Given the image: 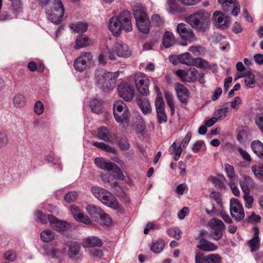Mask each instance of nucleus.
Masks as SVG:
<instances>
[{
	"mask_svg": "<svg viewBox=\"0 0 263 263\" xmlns=\"http://www.w3.org/2000/svg\"><path fill=\"white\" fill-rule=\"evenodd\" d=\"M168 152L170 155H173L175 161L178 160L181 155V143L174 142L170 147Z\"/></svg>",
	"mask_w": 263,
	"mask_h": 263,
	"instance_id": "obj_30",
	"label": "nucleus"
},
{
	"mask_svg": "<svg viewBox=\"0 0 263 263\" xmlns=\"http://www.w3.org/2000/svg\"><path fill=\"white\" fill-rule=\"evenodd\" d=\"M256 124L259 126L263 133V115L259 114L257 116L255 120Z\"/></svg>",
	"mask_w": 263,
	"mask_h": 263,
	"instance_id": "obj_63",
	"label": "nucleus"
},
{
	"mask_svg": "<svg viewBox=\"0 0 263 263\" xmlns=\"http://www.w3.org/2000/svg\"><path fill=\"white\" fill-rule=\"evenodd\" d=\"M230 213L232 217L237 221H241L245 218V212L240 202L236 198L230 200Z\"/></svg>",
	"mask_w": 263,
	"mask_h": 263,
	"instance_id": "obj_11",
	"label": "nucleus"
},
{
	"mask_svg": "<svg viewBox=\"0 0 263 263\" xmlns=\"http://www.w3.org/2000/svg\"><path fill=\"white\" fill-rule=\"evenodd\" d=\"M134 81L140 94L147 96L149 93V80L145 74L141 72L137 73L134 77Z\"/></svg>",
	"mask_w": 263,
	"mask_h": 263,
	"instance_id": "obj_9",
	"label": "nucleus"
},
{
	"mask_svg": "<svg viewBox=\"0 0 263 263\" xmlns=\"http://www.w3.org/2000/svg\"><path fill=\"white\" fill-rule=\"evenodd\" d=\"M95 163L102 170L115 173L117 178L119 180L124 179V175L121 169L114 163L103 158H97L95 160Z\"/></svg>",
	"mask_w": 263,
	"mask_h": 263,
	"instance_id": "obj_6",
	"label": "nucleus"
},
{
	"mask_svg": "<svg viewBox=\"0 0 263 263\" xmlns=\"http://www.w3.org/2000/svg\"><path fill=\"white\" fill-rule=\"evenodd\" d=\"M54 236V233L50 230H45L41 233V238L44 242L51 241Z\"/></svg>",
	"mask_w": 263,
	"mask_h": 263,
	"instance_id": "obj_35",
	"label": "nucleus"
},
{
	"mask_svg": "<svg viewBox=\"0 0 263 263\" xmlns=\"http://www.w3.org/2000/svg\"><path fill=\"white\" fill-rule=\"evenodd\" d=\"M192 64L195 66L201 68H206L209 67V64L206 61L199 58L194 59Z\"/></svg>",
	"mask_w": 263,
	"mask_h": 263,
	"instance_id": "obj_44",
	"label": "nucleus"
},
{
	"mask_svg": "<svg viewBox=\"0 0 263 263\" xmlns=\"http://www.w3.org/2000/svg\"><path fill=\"white\" fill-rule=\"evenodd\" d=\"M254 234L253 237L249 240L247 245L250 248L251 252L257 251L260 247V238L259 237V229L257 227H254Z\"/></svg>",
	"mask_w": 263,
	"mask_h": 263,
	"instance_id": "obj_21",
	"label": "nucleus"
},
{
	"mask_svg": "<svg viewBox=\"0 0 263 263\" xmlns=\"http://www.w3.org/2000/svg\"><path fill=\"white\" fill-rule=\"evenodd\" d=\"M228 112V108L226 107L217 110L214 112V115L217 120H222L227 116Z\"/></svg>",
	"mask_w": 263,
	"mask_h": 263,
	"instance_id": "obj_43",
	"label": "nucleus"
},
{
	"mask_svg": "<svg viewBox=\"0 0 263 263\" xmlns=\"http://www.w3.org/2000/svg\"><path fill=\"white\" fill-rule=\"evenodd\" d=\"M93 43L92 40L86 36L79 35L76 41L75 48L80 49L88 46Z\"/></svg>",
	"mask_w": 263,
	"mask_h": 263,
	"instance_id": "obj_31",
	"label": "nucleus"
},
{
	"mask_svg": "<svg viewBox=\"0 0 263 263\" xmlns=\"http://www.w3.org/2000/svg\"><path fill=\"white\" fill-rule=\"evenodd\" d=\"M167 2L170 6V12L171 13L179 11L180 7L176 4L175 0H167Z\"/></svg>",
	"mask_w": 263,
	"mask_h": 263,
	"instance_id": "obj_50",
	"label": "nucleus"
},
{
	"mask_svg": "<svg viewBox=\"0 0 263 263\" xmlns=\"http://www.w3.org/2000/svg\"><path fill=\"white\" fill-rule=\"evenodd\" d=\"M4 258L9 261H14L16 259V255L12 251H7L4 254Z\"/></svg>",
	"mask_w": 263,
	"mask_h": 263,
	"instance_id": "obj_60",
	"label": "nucleus"
},
{
	"mask_svg": "<svg viewBox=\"0 0 263 263\" xmlns=\"http://www.w3.org/2000/svg\"><path fill=\"white\" fill-rule=\"evenodd\" d=\"M64 198L68 203L74 202L78 198V194L76 192H69L65 195Z\"/></svg>",
	"mask_w": 263,
	"mask_h": 263,
	"instance_id": "obj_48",
	"label": "nucleus"
},
{
	"mask_svg": "<svg viewBox=\"0 0 263 263\" xmlns=\"http://www.w3.org/2000/svg\"><path fill=\"white\" fill-rule=\"evenodd\" d=\"M97 137L105 142H110L112 139L110 132L105 126H101L98 129Z\"/></svg>",
	"mask_w": 263,
	"mask_h": 263,
	"instance_id": "obj_28",
	"label": "nucleus"
},
{
	"mask_svg": "<svg viewBox=\"0 0 263 263\" xmlns=\"http://www.w3.org/2000/svg\"><path fill=\"white\" fill-rule=\"evenodd\" d=\"M92 144L96 147L108 153H115L116 152L115 148L103 142H94Z\"/></svg>",
	"mask_w": 263,
	"mask_h": 263,
	"instance_id": "obj_37",
	"label": "nucleus"
},
{
	"mask_svg": "<svg viewBox=\"0 0 263 263\" xmlns=\"http://www.w3.org/2000/svg\"><path fill=\"white\" fill-rule=\"evenodd\" d=\"M209 226L213 230L209 234V236L214 240H219L222 236V231L225 228L223 222L221 220L213 218L209 222Z\"/></svg>",
	"mask_w": 263,
	"mask_h": 263,
	"instance_id": "obj_10",
	"label": "nucleus"
},
{
	"mask_svg": "<svg viewBox=\"0 0 263 263\" xmlns=\"http://www.w3.org/2000/svg\"><path fill=\"white\" fill-rule=\"evenodd\" d=\"M164 93L165 99L171 109L172 112L173 114L175 111V106L173 102L172 95L171 92L166 90L164 92Z\"/></svg>",
	"mask_w": 263,
	"mask_h": 263,
	"instance_id": "obj_45",
	"label": "nucleus"
},
{
	"mask_svg": "<svg viewBox=\"0 0 263 263\" xmlns=\"http://www.w3.org/2000/svg\"><path fill=\"white\" fill-rule=\"evenodd\" d=\"M137 103L144 115L149 114L152 112V109L149 101L146 99H141L137 98Z\"/></svg>",
	"mask_w": 263,
	"mask_h": 263,
	"instance_id": "obj_29",
	"label": "nucleus"
},
{
	"mask_svg": "<svg viewBox=\"0 0 263 263\" xmlns=\"http://www.w3.org/2000/svg\"><path fill=\"white\" fill-rule=\"evenodd\" d=\"M101 222L105 226H109L111 223L112 220L109 216L104 212L99 218Z\"/></svg>",
	"mask_w": 263,
	"mask_h": 263,
	"instance_id": "obj_49",
	"label": "nucleus"
},
{
	"mask_svg": "<svg viewBox=\"0 0 263 263\" xmlns=\"http://www.w3.org/2000/svg\"><path fill=\"white\" fill-rule=\"evenodd\" d=\"M13 104L16 107H22L26 104V99L22 94H16L13 98Z\"/></svg>",
	"mask_w": 263,
	"mask_h": 263,
	"instance_id": "obj_36",
	"label": "nucleus"
},
{
	"mask_svg": "<svg viewBox=\"0 0 263 263\" xmlns=\"http://www.w3.org/2000/svg\"><path fill=\"white\" fill-rule=\"evenodd\" d=\"M76 219L85 224H90L91 223L90 219L87 216L84 215L82 213H79Z\"/></svg>",
	"mask_w": 263,
	"mask_h": 263,
	"instance_id": "obj_57",
	"label": "nucleus"
},
{
	"mask_svg": "<svg viewBox=\"0 0 263 263\" xmlns=\"http://www.w3.org/2000/svg\"><path fill=\"white\" fill-rule=\"evenodd\" d=\"M114 115L116 120L119 123L127 122L129 115L126 104L121 100H117L114 104Z\"/></svg>",
	"mask_w": 263,
	"mask_h": 263,
	"instance_id": "obj_8",
	"label": "nucleus"
},
{
	"mask_svg": "<svg viewBox=\"0 0 263 263\" xmlns=\"http://www.w3.org/2000/svg\"><path fill=\"white\" fill-rule=\"evenodd\" d=\"M68 247L67 255L68 257L73 260L77 259L81 249L79 243L76 242H72L68 245Z\"/></svg>",
	"mask_w": 263,
	"mask_h": 263,
	"instance_id": "obj_26",
	"label": "nucleus"
},
{
	"mask_svg": "<svg viewBox=\"0 0 263 263\" xmlns=\"http://www.w3.org/2000/svg\"><path fill=\"white\" fill-rule=\"evenodd\" d=\"M100 201L104 204L111 208L117 209L119 207V203L116 197L108 191Z\"/></svg>",
	"mask_w": 263,
	"mask_h": 263,
	"instance_id": "obj_20",
	"label": "nucleus"
},
{
	"mask_svg": "<svg viewBox=\"0 0 263 263\" xmlns=\"http://www.w3.org/2000/svg\"><path fill=\"white\" fill-rule=\"evenodd\" d=\"M193 60L188 52L182 54V64L189 65L192 64Z\"/></svg>",
	"mask_w": 263,
	"mask_h": 263,
	"instance_id": "obj_54",
	"label": "nucleus"
},
{
	"mask_svg": "<svg viewBox=\"0 0 263 263\" xmlns=\"http://www.w3.org/2000/svg\"><path fill=\"white\" fill-rule=\"evenodd\" d=\"M197 247L201 250L206 252H213L218 249L217 245L205 238L200 239Z\"/></svg>",
	"mask_w": 263,
	"mask_h": 263,
	"instance_id": "obj_22",
	"label": "nucleus"
},
{
	"mask_svg": "<svg viewBox=\"0 0 263 263\" xmlns=\"http://www.w3.org/2000/svg\"><path fill=\"white\" fill-rule=\"evenodd\" d=\"M8 143V139L5 133L0 132V148L5 147Z\"/></svg>",
	"mask_w": 263,
	"mask_h": 263,
	"instance_id": "obj_55",
	"label": "nucleus"
},
{
	"mask_svg": "<svg viewBox=\"0 0 263 263\" xmlns=\"http://www.w3.org/2000/svg\"><path fill=\"white\" fill-rule=\"evenodd\" d=\"M48 219L50 226L56 231L63 232L70 228L69 223L65 221L58 220L55 217L52 215H48Z\"/></svg>",
	"mask_w": 263,
	"mask_h": 263,
	"instance_id": "obj_18",
	"label": "nucleus"
},
{
	"mask_svg": "<svg viewBox=\"0 0 263 263\" xmlns=\"http://www.w3.org/2000/svg\"><path fill=\"white\" fill-rule=\"evenodd\" d=\"M189 98V92L186 88L182 86V104H186Z\"/></svg>",
	"mask_w": 263,
	"mask_h": 263,
	"instance_id": "obj_58",
	"label": "nucleus"
},
{
	"mask_svg": "<svg viewBox=\"0 0 263 263\" xmlns=\"http://www.w3.org/2000/svg\"><path fill=\"white\" fill-rule=\"evenodd\" d=\"M225 170L229 178V180H236L234 169L232 165L228 163L226 164L225 165Z\"/></svg>",
	"mask_w": 263,
	"mask_h": 263,
	"instance_id": "obj_46",
	"label": "nucleus"
},
{
	"mask_svg": "<svg viewBox=\"0 0 263 263\" xmlns=\"http://www.w3.org/2000/svg\"><path fill=\"white\" fill-rule=\"evenodd\" d=\"M197 38L193 30L187 28L186 25L182 23V46H186L188 43L194 42Z\"/></svg>",
	"mask_w": 263,
	"mask_h": 263,
	"instance_id": "obj_19",
	"label": "nucleus"
},
{
	"mask_svg": "<svg viewBox=\"0 0 263 263\" xmlns=\"http://www.w3.org/2000/svg\"><path fill=\"white\" fill-rule=\"evenodd\" d=\"M251 148L253 152L258 157L263 156V143L259 140H255L251 143Z\"/></svg>",
	"mask_w": 263,
	"mask_h": 263,
	"instance_id": "obj_34",
	"label": "nucleus"
},
{
	"mask_svg": "<svg viewBox=\"0 0 263 263\" xmlns=\"http://www.w3.org/2000/svg\"><path fill=\"white\" fill-rule=\"evenodd\" d=\"M246 85L249 88H253L255 83V75L251 74L249 77H246L245 80Z\"/></svg>",
	"mask_w": 263,
	"mask_h": 263,
	"instance_id": "obj_52",
	"label": "nucleus"
},
{
	"mask_svg": "<svg viewBox=\"0 0 263 263\" xmlns=\"http://www.w3.org/2000/svg\"><path fill=\"white\" fill-rule=\"evenodd\" d=\"M221 4L223 10L224 11H231V13L233 16H237L240 12V6L237 0H218Z\"/></svg>",
	"mask_w": 263,
	"mask_h": 263,
	"instance_id": "obj_14",
	"label": "nucleus"
},
{
	"mask_svg": "<svg viewBox=\"0 0 263 263\" xmlns=\"http://www.w3.org/2000/svg\"><path fill=\"white\" fill-rule=\"evenodd\" d=\"M243 199L245 200V207L247 209H251L252 207V204L254 201V199L252 196L250 195V192H243Z\"/></svg>",
	"mask_w": 263,
	"mask_h": 263,
	"instance_id": "obj_42",
	"label": "nucleus"
},
{
	"mask_svg": "<svg viewBox=\"0 0 263 263\" xmlns=\"http://www.w3.org/2000/svg\"><path fill=\"white\" fill-rule=\"evenodd\" d=\"M64 8L61 0H54L53 7L47 10L48 19L52 23L58 24L61 22L64 15Z\"/></svg>",
	"mask_w": 263,
	"mask_h": 263,
	"instance_id": "obj_5",
	"label": "nucleus"
},
{
	"mask_svg": "<svg viewBox=\"0 0 263 263\" xmlns=\"http://www.w3.org/2000/svg\"><path fill=\"white\" fill-rule=\"evenodd\" d=\"M210 15L205 11L199 10L184 17V20L199 32H205L210 25Z\"/></svg>",
	"mask_w": 263,
	"mask_h": 263,
	"instance_id": "obj_3",
	"label": "nucleus"
},
{
	"mask_svg": "<svg viewBox=\"0 0 263 263\" xmlns=\"http://www.w3.org/2000/svg\"><path fill=\"white\" fill-rule=\"evenodd\" d=\"M222 260V257L217 253L204 255L202 253L198 252L195 256V263H221Z\"/></svg>",
	"mask_w": 263,
	"mask_h": 263,
	"instance_id": "obj_12",
	"label": "nucleus"
},
{
	"mask_svg": "<svg viewBox=\"0 0 263 263\" xmlns=\"http://www.w3.org/2000/svg\"><path fill=\"white\" fill-rule=\"evenodd\" d=\"M36 220L40 222L42 224H45L47 222L48 219V215L46 216L44 213L37 211L35 213Z\"/></svg>",
	"mask_w": 263,
	"mask_h": 263,
	"instance_id": "obj_47",
	"label": "nucleus"
},
{
	"mask_svg": "<svg viewBox=\"0 0 263 263\" xmlns=\"http://www.w3.org/2000/svg\"><path fill=\"white\" fill-rule=\"evenodd\" d=\"M155 105L159 123L161 124L166 122L167 121V116L165 111L164 102L162 96L156 97Z\"/></svg>",
	"mask_w": 263,
	"mask_h": 263,
	"instance_id": "obj_15",
	"label": "nucleus"
},
{
	"mask_svg": "<svg viewBox=\"0 0 263 263\" xmlns=\"http://www.w3.org/2000/svg\"><path fill=\"white\" fill-rule=\"evenodd\" d=\"M93 64V56L90 52H83L74 62L73 66L76 70L82 72Z\"/></svg>",
	"mask_w": 263,
	"mask_h": 263,
	"instance_id": "obj_7",
	"label": "nucleus"
},
{
	"mask_svg": "<svg viewBox=\"0 0 263 263\" xmlns=\"http://www.w3.org/2000/svg\"><path fill=\"white\" fill-rule=\"evenodd\" d=\"M88 24L86 23L79 22L76 24H72L70 26V28L75 33H82L85 32L88 28Z\"/></svg>",
	"mask_w": 263,
	"mask_h": 263,
	"instance_id": "obj_33",
	"label": "nucleus"
},
{
	"mask_svg": "<svg viewBox=\"0 0 263 263\" xmlns=\"http://www.w3.org/2000/svg\"><path fill=\"white\" fill-rule=\"evenodd\" d=\"M236 181V180L234 179L232 180H229V185L233 194L235 196H237L239 195L240 192L239 191V189L235 184Z\"/></svg>",
	"mask_w": 263,
	"mask_h": 263,
	"instance_id": "obj_53",
	"label": "nucleus"
},
{
	"mask_svg": "<svg viewBox=\"0 0 263 263\" xmlns=\"http://www.w3.org/2000/svg\"><path fill=\"white\" fill-rule=\"evenodd\" d=\"M102 240L94 236L87 237L83 239L82 245L84 248L100 247L102 245Z\"/></svg>",
	"mask_w": 263,
	"mask_h": 263,
	"instance_id": "obj_23",
	"label": "nucleus"
},
{
	"mask_svg": "<svg viewBox=\"0 0 263 263\" xmlns=\"http://www.w3.org/2000/svg\"><path fill=\"white\" fill-rule=\"evenodd\" d=\"M119 147L123 150H127L129 148V144L125 137H122L118 141Z\"/></svg>",
	"mask_w": 263,
	"mask_h": 263,
	"instance_id": "obj_56",
	"label": "nucleus"
},
{
	"mask_svg": "<svg viewBox=\"0 0 263 263\" xmlns=\"http://www.w3.org/2000/svg\"><path fill=\"white\" fill-rule=\"evenodd\" d=\"M86 210L89 215L93 218L96 221L99 220L101 215L103 212V211L100 207L93 204L88 205L86 208Z\"/></svg>",
	"mask_w": 263,
	"mask_h": 263,
	"instance_id": "obj_27",
	"label": "nucleus"
},
{
	"mask_svg": "<svg viewBox=\"0 0 263 263\" xmlns=\"http://www.w3.org/2000/svg\"><path fill=\"white\" fill-rule=\"evenodd\" d=\"M169 60L174 65H177L181 63V54L178 55H170Z\"/></svg>",
	"mask_w": 263,
	"mask_h": 263,
	"instance_id": "obj_62",
	"label": "nucleus"
},
{
	"mask_svg": "<svg viewBox=\"0 0 263 263\" xmlns=\"http://www.w3.org/2000/svg\"><path fill=\"white\" fill-rule=\"evenodd\" d=\"M34 110L37 115H40L43 112L44 105L41 101H37L34 104Z\"/></svg>",
	"mask_w": 263,
	"mask_h": 263,
	"instance_id": "obj_51",
	"label": "nucleus"
},
{
	"mask_svg": "<svg viewBox=\"0 0 263 263\" xmlns=\"http://www.w3.org/2000/svg\"><path fill=\"white\" fill-rule=\"evenodd\" d=\"M239 184L242 192H250V187L255 186L254 180L248 176L245 175L242 179L240 180Z\"/></svg>",
	"mask_w": 263,
	"mask_h": 263,
	"instance_id": "obj_24",
	"label": "nucleus"
},
{
	"mask_svg": "<svg viewBox=\"0 0 263 263\" xmlns=\"http://www.w3.org/2000/svg\"><path fill=\"white\" fill-rule=\"evenodd\" d=\"M119 76V71L111 72L104 69H97L95 72V84L104 91L112 90L115 87Z\"/></svg>",
	"mask_w": 263,
	"mask_h": 263,
	"instance_id": "obj_1",
	"label": "nucleus"
},
{
	"mask_svg": "<svg viewBox=\"0 0 263 263\" xmlns=\"http://www.w3.org/2000/svg\"><path fill=\"white\" fill-rule=\"evenodd\" d=\"M90 107L92 111L97 114L101 113L103 110L101 104L97 99H94L90 102Z\"/></svg>",
	"mask_w": 263,
	"mask_h": 263,
	"instance_id": "obj_41",
	"label": "nucleus"
},
{
	"mask_svg": "<svg viewBox=\"0 0 263 263\" xmlns=\"http://www.w3.org/2000/svg\"><path fill=\"white\" fill-rule=\"evenodd\" d=\"M108 28L116 36L120 35L122 29L126 32L131 31L133 27L129 11H124L117 17H111L109 19Z\"/></svg>",
	"mask_w": 263,
	"mask_h": 263,
	"instance_id": "obj_2",
	"label": "nucleus"
},
{
	"mask_svg": "<svg viewBox=\"0 0 263 263\" xmlns=\"http://www.w3.org/2000/svg\"><path fill=\"white\" fill-rule=\"evenodd\" d=\"M107 191L99 186L92 187L91 192L93 195L99 200H101Z\"/></svg>",
	"mask_w": 263,
	"mask_h": 263,
	"instance_id": "obj_39",
	"label": "nucleus"
},
{
	"mask_svg": "<svg viewBox=\"0 0 263 263\" xmlns=\"http://www.w3.org/2000/svg\"><path fill=\"white\" fill-rule=\"evenodd\" d=\"M133 11L138 30L143 33H148L149 31L150 22L143 9L136 7Z\"/></svg>",
	"mask_w": 263,
	"mask_h": 263,
	"instance_id": "obj_4",
	"label": "nucleus"
},
{
	"mask_svg": "<svg viewBox=\"0 0 263 263\" xmlns=\"http://www.w3.org/2000/svg\"><path fill=\"white\" fill-rule=\"evenodd\" d=\"M213 21L216 27L222 29H226L229 28L230 24L229 17L218 11L214 12Z\"/></svg>",
	"mask_w": 263,
	"mask_h": 263,
	"instance_id": "obj_13",
	"label": "nucleus"
},
{
	"mask_svg": "<svg viewBox=\"0 0 263 263\" xmlns=\"http://www.w3.org/2000/svg\"><path fill=\"white\" fill-rule=\"evenodd\" d=\"M238 151L242 156V158L247 162H250L251 161V157L250 155L241 147L238 148Z\"/></svg>",
	"mask_w": 263,
	"mask_h": 263,
	"instance_id": "obj_59",
	"label": "nucleus"
},
{
	"mask_svg": "<svg viewBox=\"0 0 263 263\" xmlns=\"http://www.w3.org/2000/svg\"><path fill=\"white\" fill-rule=\"evenodd\" d=\"M174 35L169 31H166L163 37V45L166 48L170 47L175 43Z\"/></svg>",
	"mask_w": 263,
	"mask_h": 263,
	"instance_id": "obj_32",
	"label": "nucleus"
},
{
	"mask_svg": "<svg viewBox=\"0 0 263 263\" xmlns=\"http://www.w3.org/2000/svg\"><path fill=\"white\" fill-rule=\"evenodd\" d=\"M152 22L157 26H160L163 24L160 16L158 14H154L152 17Z\"/></svg>",
	"mask_w": 263,
	"mask_h": 263,
	"instance_id": "obj_61",
	"label": "nucleus"
},
{
	"mask_svg": "<svg viewBox=\"0 0 263 263\" xmlns=\"http://www.w3.org/2000/svg\"><path fill=\"white\" fill-rule=\"evenodd\" d=\"M197 70L193 67L182 70V81L193 82L197 79Z\"/></svg>",
	"mask_w": 263,
	"mask_h": 263,
	"instance_id": "obj_25",
	"label": "nucleus"
},
{
	"mask_svg": "<svg viewBox=\"0 0 263 263\" xmlns=\"http://www.w3.org/2000/svg\"><path fill=\"white\" fill-rule=\"evenodd\" d=\"M164 246L165 244L163 241L159 239L153 244L151 247V250L155 253H159L163 250Z\"/></svg>",
	"mask_w": 263,
	"mask_h": 263,
	"instance_id": "obj_40",
	"label": "nucleus"
},
{
	"mask_svg": "<svg viewBox=\"0 0 263 263\" xmlns=\"http://www.w3.org/2000/svg\"><path fill=\"white\" fill-rule=\"evenodd\" d=\"M118 91L119 96L126 101H130L134 98L133 88L127 83H121L118 86Z\"/></svg>",
	"mask_w": 263,
	"mask_h": 263,
	"instance_id": "obj_17",
	"label": "nucleus"
},
{
	"mask_svg": "<svg viewBox=\"0 0 263 263\" xmlns=\"http://www.w3.org/2000/svg\"><path fill=\"white\" fill-rule=\"evenodd\" d=\"M251 170L257 178L263 179V164L253 165L251 167Z\"/></svg>",
	"mask_w": 263,
	"mask_h": 263,
	"instance_id": "obj_38",
	"label": "nucleus"
},
{
	"mask_svg": "<svg viewBox=\"0 0 263 263\" xmlns=\"http://www.w3.org/2000/svg\"><path fill=\"white\" fill-rule=\"evenodd\" d=\"M241 101L239 97H236L234 98V100L230 102V105L232 108L237 109L238 106L241 103Z\"/></svg>",
	"mask_w": 263,
	"mask_h": 263,
	"instance_id": "obj_64",
	"label": "nucleus"
},
{
	"mask_svg": "<svg viewBox=\"0 0 263 263\" xmlns=\"http://www.w3.org/2000/svg\"><path fill=\"white\" fill-rule=\"evenodd\" d=\"M112 51L119 57L128 58L132 55L128 46L122 41L116 42L113 45Z\"/></svg>",
	"mask_w": 263,
	"mask_h": 263,
	"instance_id": "obj_16",
	"label": "nucleus"
}]
</instances>
